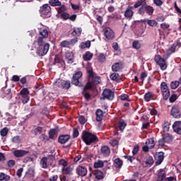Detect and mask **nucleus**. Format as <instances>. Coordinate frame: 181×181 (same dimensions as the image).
I'll list each match as a JSON object with an SVG mask.
<instances>
[{
  "label": "nucleus",
  "instance_id": "1",
  "mask_svg": "<svg viewBox=\"0 0 181 181\" xmlns=\"http://www.w3.org/2000/svg\"><path fill=\"white\" fill-rule=\"evenodd\" d=\"M133 8H134V9L139 8L138 10L139 15H145L146 13L147 15L151 16L155 11L153 6L146 4V0H137Z\"/></svg>",
  "mask_w": 181,
  "mask_h": 181
},
{
  "label": "nucleus",
  "instance_id": "2",
  "mask_svg": "<svg viewBox=\"0 0 181 181\" xmlns=\"http://www.w3.org/2000/svg\"><path fill=\"white\" fill-rule=\"evenodd\" d=\"M36 43L37 45L36 54L40 57L46 56L47 52H49V49H50V44L45 42L42 37H39L37 39Z\"/></svg>",
  "mask_w": 181,
  "mask_h": 181
},
{
  "label": "nucleus",
  "instance_id": "3",
  "mask_svg": "<svg viewBox=\"0 0 181 181\" xmlns=\"http://www.w3.org/2000/svg\"><path fill=\"white\" fill-rule=\"evenodd\" d=\"M82 140L86 144V145H91L95 142H98V137L91 132L83 131L82 132Z\"/></svg>",
  "mask_w": 181,
  "mask_h": 181
},
{
  "label": "nucleus",
  "instance_id": "4",
  "mask_svg": "<svg viewBox=\"0 0 181 181\" xmlns=\"http://www.w3.org/2000/svg\"><path fill=\"white\" fill-rule=\"evenodd\" d=\"M54 87H57L58 88H62V90H69L70 87H71V83L70 81H65L63 79L58 78L54 83Z\"/></svg>",
  "mask_w": 181,
  "mask_h": 181
},
{
  "label": "nucleus",
  "instance_id": "5",
  "mask_svg": "<svg viewBox=\"0 0 181 181\" xmlns=\"http://www.w3.org/2000/svg\"><path fill=\"white\" fill-rule=\"evenodd\" d=\"M39 12L42 18H50L52 8L49 4H44L40 8Z\"/></svg>",
  "mask_w": 181,
  "mask_h": 181
},
{
  "label": "nucleus",
  "instance_id": "6",
  "mask_svg": "<svg viewBox=\"0 0 181 181\" xmlns=\"http://www.w3.org/2000/svg\"><path fill=\"white\" fill-rule=\"evenodd\" d=\"M83 77V72L77 71L73 75V78L71 80V84L74 86H76L78 87H83V83L80 82V78Z\"/></svg>",
  "mask_w": 181,
  "mask_h": 181
},
{
  "label": "nucleus",
  "instance_id": "7",
  "mask_svg": "<svg viewBox=\"0 0 181 181\" xmlns=\"http://www.w3.org/2000/svg\"><path fill=\"white\" fill-rule=\"evenodd\" d=\"M170 115L173 118L179 119L181 118V110L179 105H173L170 110Z\"/></svg>",
  "mask_w": 181,
  "mask_h": 181
},
{
  "label": "nucleus",
  "instance_id": "8",
  "mask_svg": "<svg viewBox=\"0 0 181 181\" xmlns=\"http://www.w3.org/2000/svg\"><path fill=\"white\" fill-rule=\"evenodd\" d=\"M160 90L163 94V100H168L170 96V90H169V87L168 86V83H166V82H162L160 83Z\"/></svg>",
  "mask_w": 181,
  "mask_h": 181
},
{
  "label": "nucleus",
  "instance_id": "9",
  "mask_svg": "<svg viewBox=\"0 0 181 181\" xmlns=\"http://www.w3.org/2000/svg\"><path fill=\"white\" fill-rule=\"evenodd\" d=\"M163 138L158 140L159 146H165V144H170L173 140V136L168 133L162 135Z\"/></svg>",
  "mask_w": 181,
  "mask_h": 181
},
{
  "label": "nucleus",
  "instance_id": "10",
  "mask_svg": "<svg viewBox=\"0 0 181 181\" xmlns=\"http://www.w3.org/2000/svg\"><path fill=\"white\" fill-rule=\"evenodd\" d=\"M154 61L160 66V70H166L168 69V64L165 62V59L162 58L160 55H156L154 57Z\"/></svg>",
  "mask_w": 181,
  "mask_h": 181
},
{
  "label": "nucleus",
  "instance_id": "11",
  "mask_svg": "<svg viewBox=\"0 0 181 181\" xmlns=\"http://www.w3.org/2000/svg\"><path fill=\"white\" fill-rule=\"evenodd\" d=\"M103 100H109L110 101H112L114 100V91L111 90L109 88L104 89L103 93Z\"/></svg>",
  "mask_w": 181,
  "mask_h": 181
},
{
  "label": "nucleus",
  "instance_id": "12",
  "mask_svg": "<svg viewBox=\"0 0 181 181\" xmlns=\"http://www.w3.org/2000/svg\"><path fill=\"white\" fill-rule=\"evenodd\" d=\"M71 138L70 134H61L58 136V142L61 145H64V144H67L68 141H70Z\"/></svg>",
  "mask_w": 181,
  "mask_h": 181
},
{
  "label": "nucleus",
  "instance_id": "13",
  "mask_svg": "<svg viewBox=\"0 0 181 181\" xmlns=\"http://www.w3.org/2000/svg\"><path fill=\"white\" fill-rule=\"evenodd\" d=\"M76 172L78 176L84 177V176L87 175V168L78 165L76 169Z\"/></svg>",
  "mask_w": 181,
  "mask_h": 181
},
{
  "label": "nucleus",
  "instance_id": "14",
  "mask_svg": "<svg viewBox=\"0 0 181 181\" xmlns=\"http://www.w3.org/2000/svg\"><path fill=\"white\" fill-rule=\"evenodd\" d=\"M29 153L28 151L25 150H15L13 151V155L15 158H23V156H25V155H28Z\"/></svg>",
  "mask_w": 181,
  "mask_h": 181
},
{
  "label": "nucleus",
  "instance_id": "15",
  "mask_svg": "<svg viewBox=\"0 0 181 181\" xmlns=\"http://www.w3.org/2000/svg\"><path fill=\"white\" fill-rule=\"evenodd\" d=\"M64 61L62 59L60 54H56L54 59V65L58 66V67H63Z\"/></svg>",
  "mask_w": 181,
  "mask_h": 181
},
{
  "label": "nucleus",
  "instance_id": "16",
  "mask_svg": "<svg viewBox=\"0 0 181 181\" xmlns=\"http://www.w3.org/2000/svg\"><path fill=\"white\" fill-rule=\"evenodd\" d=\"M104 35L105 36L106 39H107V40H112L115 36L114 31H112V30H111L110 28L105 29Z\"/></svg>",
  "mask_w": 181,
  "mask_h": 181
},
{
  "label": "nucleus",
  "instance_id": "17",
  "mask_svg": "<svg viewBox=\"0 0 181 181\" xmlns=\"http://www.w3.org/2000/svg\"><path fill=\"white\" fill-rule=\"evenodd\" d=\"M132 9H134V7L132 6H129L126 8L124 13V18L127 19H132V17L134 16V11H132Z\"/></svg>",
  "mask_w": 181,
  "mask_h": 181
},
{
  "label": "nucleus",
  "instance_id": "18",
  "mask_svg": "<svg viewBox=\"0 0 181 181\" xmlns=\"http://www.w3.org/2000/svg\"><path fill=\"white\" fill-rule=\"evenodd\" d=\"M156 166H158L163 162L165 159V153L162 151H160L156 153Z\"/></svg>",
  "mask_w": 181,
  "mask_h": 181
},
{
  "label": "nucleus",
  "instance_id": "19",
  "mask_svg": "<svg viewBox=\"0 0 181 181\" xmlns=\"http://www.w3.org/2000/svg\"><path fill=\"white\" fill-rule=\"evenodd\" d=\"M173 129L174 132L181 135V121L175 122L173 124Z\"/></svg>",
  "mask_w": 181,
  "mask_h": 181
},
{
  "label": "nucleus",
  "instance_id": "20",
  "mask_svg": "<svg viewBox=\"0 0 181 181\" xmlns=\"http://www.w3.org/2000/svg\"><path fill=\"white\" fill-rule=\"evenodd\" d=\"M124 69V64L122 62H116L112 66V70L117 73L121 71Z\"/></svg>",
  "mask_w": 181,
  "mask_h": 181
},
{
  "label": "nucleus",
  "instance_id": "21",
  "mask_svg": "<svg viewBox=\"0 0 181 181\" xmlns=\"http://www.w3.org/2000/svg\"><path fill=\"white\" fill-rule=\"evenodd\" d=\"M100 153L103 154V156L108 158V156H110V153H111V149H110L108 146H103L100 148Z\"/></svg>",
  "mask_w": 181,
  "mask_h": 181
},
{
  "label": "nucleus",
  "instance_id": "22",
  "mask_svg": "<svg viewBox=\"0 0 181 181\" xmlns=\"http://www.w3.org/2000/svg\"><path fill=\"white\" fill-rule=\"evenodd\" d=\"M96 121L100 122V121L104 118V112L101 109H98L95 112Z\"/></svg>",
  "mask_w": 181,
  "mask_h": 181
},
{
  "label": "nucleus",
  "instance_id": "23",
  "mask_svg": "<svg viewBox=\"0 0 181 181\" xmlns=\"http://www.w3.org/2000/svg\"><path fill=\"white\" fill-rule=\"evenodd\" d=\"M166 178V172L163 169H160V171L158 173V180L163 181Z\"/></svg>",
  "mask_w": 181,
  "mask_h": 181
},
{
  "label": "nucleus",
  "instance_id": "24",
  "mask_svg": "<svg viewBox=\"0 0 181 181\" xmlns=\"http://www.w3.org/2000/svg\"><path fill=\"white\" fill-rule=\"evenodd\" d=\"M127 127V123L123 119H120L117 124V128H119L121 132H124L125 127Z\"/></svg>",
  "mask_w": 181,
  "mask_h": 181
},
{
  "label": "nucleus",
  "instance_id": "25",
  "mask_svg": "<svg viewBox=\"0 0 181 181\" xmlns=\"http://www.w3.org/2000/svg\"><path fill=\"white\" fill-rule=\"evenodd\" d=\"M66 59L68 60V63L71 64V63L74 62V54H73V52H66Z\"/></svg>",
  "mask_w": 181,
  "mask_h": 181
},
{
  "label": "nucleus",
  "instance_id": "26",
  "mask_svg": "<svg viewBox=\"0 0 181 181\" xmlns=\"http://www.w3.org/2000/svg\"><path fill=\"white\" fill-rule=\"evenodd\" d=\"M91 46V41L87 40L86 42H81L79 47L80 49H88Z\"/></svg>",
  "mask_w": 181,
  "mask_h": 181
},
{
  "label": "nucleus",
  "instance_id": "27",
  "mask_svg": "<svg viewBox=\"0 0 181 181\" xmlns=\"http://www.w3.org/2000/svg\"><path fill=\"white\" fill-rule=\"evenodd\" d=\"M93 56H94L93 54L90 52V51H88L85 54H83V59L85 62H88L93 59Z\"/></svg>",
  "mask_w": 181,
  "mask_h": 181
},
{
  "label": "nucleus",
  "instance_id": "28",
  "mask_svg": "<svg viewBox=\"0 0 181 181\" xmlns=\"http://www.w3.org/2000/svg\"><path fill=\"white\" fill-rule=\"evenodd\" d=\"M181 84L180 78H179V81H172L170 83V88L172 90H176L179 86Z\"/></svg>",
  "mask_w": 181,
  "mask_h": 181
},
{
  "label": "nucleus",
  "instance_id": "29",
  "mask_svg": "<svg viewBox=\"0 0 181 181\" xmlns=\"http://www.w3.org/2000/svg\"><path fill=\"white\" fill-rule=\"evenodd\" d=\"M95 176L97 180H102V179H104V173L100 170L95 171Z\"/></svg>",
  "mask_w": 181,
  "mask_h": 181
},
{
  "label": "nucleus",
  "instance_id": "30",
  "mask_svg": "<svg viewBox=\"0 0 181 181\" xmlns=\"http://www.w3.org/2000/svg\"><path fill=\"white\" fill-rule=\"evenodd\" d=\"M20 96V98L23 103V104H28L29 102V100L30 98L29 97V95H18Z\"/></svg>",
  "mask_w": 181,
  "mask_h": 181
},
{
  "label": "nucleus",
  "instance_id": "31",
  "mask_svg": "<svg viewBox=\"0 0 181 181\" xmlns=\"http://www.w3.org/2000/svg\"><path fill=\"white\" fill-rule=\"evenodd\" d=\"M175 52H176V45L173 44L168 49L167 54L168 56H170V54H173Z\"/></svg>",
  "mask_w": 181,
  "mask_h": 181
},
{
  "label": "nucleus",
  "instance_id": "32",
  "mask_svg": "<svg viewBox=\"0 0 181 181\" xmlns=\"http://www.w3.org/2000/svg\"><path fill=\"white\" fill-rule=\"evenodd\" d=\"M110 78L113 81H119V80L121 79V78L119 77V74L117 73H113L110 74Z\"/></svg>",
  "mask_w": 181,
  "mask_h": 181
},
{
  "label": "nucleus",
  "instance_id": "33",
  "mask_svg": "<svg viewBox=\"0 0 181 181\" xmlns=\"http://www.w3.org/2000/svg\"><path fill=\"white\" fill-rule=\"evenodd\" d=\"M146 145L148 146L150 149H153V148H155V141L153 139H148L146 142Z\"/></svg>",
  "mask_w": 181,
  "mask_h": 181
},
{
  "label": "nucleus",
  "instance_id": "34",
  "mask_svg": "<svg viewBox=\"0 0 181 181\" xmlns=\"http://www.w3.org/2000/svg\"><path fill=\"white\" fill-rule=\"evenodd\" d=\"M153 98V94L151 92H148L144 94V101H146L147 103L151 101V99Z\"/></svg>",
  "mask_w": 181,
  "mask_h": 181
},
{
  "label": "nucleus",
  "instance_id": "35",
  "mask_svg": "<svg viewBox=\"0 0 181 181\" xmlns=\"http://www.w3.org/2000/svg\"><path fill=\"white\" fill-rule=\"evenodd\" d=\"M57 132V130L56 129H51L48 133L49 139H55L54 136Z\"/></svg>",
  "mask_w": 181,
  "mask_h": 181
},
{
  "label": "nucleus",
  "instance_id": "36",
  "mask_svg": "<svg viewBox=\"0 0 181 181\" xmlns=\"http://www.w3.org/2000/svg\"><path fill=\"white\" fill-rule=\"evenodd\" d=\"M95 169H98L100 168H104V162L101 160H98L94 163Z\"/></svg>",
  "mask_w": 181,
  "mask_h": 181
},
{
  "label": "nucleus",
  "instance_id": "37",
  "mask_svg": "<svg viewBox=\"0 0 181 181\" xmlns=\"http://www.w3.org/2000/svg\"><path fill=\"white\" fill-rule=\"evenodd\" d=\"M114 165L116 168L121 169V168H122V161L119 159V158H117L115 159Z\"/></svg>",
  "mask_w": 181,
  "mask_h": 181
},
{
  "label": "nucleus",
  "instance_id": "38",
  "mask_svg": "<svg viewBox=\"0 0 181 181\" xmlns=\"http://www.w3.org/2000/svg\"><path fill=\"white\" fill-rule=\"evenodd\" d=\"M49 4L51 6H60L62 2L59 0H49Z\"/></svg>",
  "mask_w": 181,
  "mask_h": 181
},
{
  "label": "nucleus",
  "instance_id": "39",
  "mask_svg": "<svg viewBox=\"0 0 181 181\" xmlns=\"http://www.w3.org/2000/svg\"><path fill=\"white\" fill-rule=\"evenodd\" d=\"M40 165L43 169L47 168V157H43L40 160Z\"/></svg>",
  "mask_w": 181,
  "mask_h": 181
},
{
  "label": "nucleus",
  "instance_id": "40",
  "mask_svg": "<svg viewBox=\"0 0 181 181\" xmlns=\"http://www.w3.org/2000/svg\"><path fill=\"white\" fill-rule=\"evenodd\" d=\"M39 34L40 35V36H42L41 37H42L43 39H47V37H49V31H47V30L45 29L42 31H40Z\"/></svg>",
  "mask_w": 181,
  "mask_h": 181
},
{
  "label": "nucleus",
  "instance_id": "41",
  "mask_svg": "<svg viewBox=\"0 0 181 181\" xmlns=\"http://www.w3.org/2000/svg\"><path fill=\"white\" fill-rule=\"evenodd\" d=\"M58 14H61V19H63L64 21H67L69 19V16L70 14L66 12H61L60 11H58Z\"/></svg>",
  "mask_w": 181,
  "mask_h": 181
},
{
  "label": "nucleus",
  "instance_id": "42",
  "mask_svg": "<svg viewBox=\"0 0 181 181\" xmlns=\"http://www.w3.org/2000/svg\"><path fill=\"white\" fill-rule=\"evenodd\" d=\"M72 36H80L81 35V28H74L73 30V32L71 33Z\"/></svg>",
  "mask_w": 181,
  "mask_h": 181
},
{
  "label": "nucleus",
  "instance_id": "43",
  "mask_svg": "<svg viewBox=\"0 0 181 181\" xmlns=\"http://www.w3.org/2000/svg\"><path fill=\"white\" fill-rule=\"evenodd\" d=\"M132 47L136 50H139L141 49V43L138 40H134L132 42Z\"/></svg>",
  "mask_w": 181,
  "mask_h": 181
},
{
  "label": "nucleus",
  "instance_id": "44",
  "mask_svg": "<svg viewBox=\"0 0 181 181\" xmlns=\"http://www.w3.org/2000/svg\"><path fill=\"white\" fill-rule=\"evenodd\" d=\"M0 180L9 181L11 180V176L6 175L4 173H0Z\"/></svg>",
  "mask_w": 181,
  "mask_h": 181
},
{
  "label": "nucleus",
  "instance_id": "45",
  "mask_svg": "<svg viewBox=\"0 0 181 181\" xmlns=\"http://www.w3.org/2000/svg\"><path fill=\"white\" fill-rule=\"evenodd\" d=\"M106 57L105 54H104V53H101L98 55V60L99 62V63H104L106 60Z\"/></svg>",
  "mask_w": 181,
  "mask_h": 181
},
{
  "label": "nucleus",
  "instance_id": "46",
  "mask_svg": "<svg viewBox=\"0 0 181 181\" xmlns=\"http://www.w3.org/2000/svg\"><path fill=\"white\" fill-rule=\"evenodd\" d=\"M8 132H9V129L7 127H4L0 131V135L1 136H6Z\"/></svg>",
  "mask_w": 181,
  "mask_h": 181
},
{
  "label": "nucleus",
  "instance_id": "47",
  "mask_svg": "<svg viewBox=\"0 0 181 181\" xmlns=\"http://www.w3.org/2000/svg\"><path fill=\"white\" fill-rule=\"evenodd\" d=\"M93 88V83L91 81H88L85 87L83 88V91H87V90H91Z\"/></svg>",
  "mask_w": 181,
  "mask_h": 181
},
{
  "label": "nucleus",
  "instance_id": "48",
  "mask_svg": "<svg viewBox=\"0 0 181 181\" xmlns=\"http://www.w3.org/2000/svg\"><path fill=\"white\" fill-rule=\"evenodd\" d=\"M100 78L98 77H92V80L90 81V83H92V84L97 86V84H100Z\"/></svg>",
  "mask_w": 181,
  "mask_h": 181
},
{
  "label": "nucleus",
  "instance_id": "49",
  "mask_svg": "<svg viewBox=\"0 0 181 181\" xmlns=\"http://www.w3.org/2000/svg\"><path fill=\"white\" fill-rule=\"evenodd\" d=\"M153 163V157L152 156H148L147 158H146V165H152V164Z\"/></svg>",
  "mask_w": 181,
  "mask_h": 181
},
{
  "label": "nucleus",
  "instance_id": "50",
  "mask_svg": "<svg viewBox=\"0 0 181 181\" xmlns=\"http://www.w3.org/2000/svg\"><path fill=\"white\" fill-rule=\"evenodd\" d=\"M61 47H70V42L67 40H64L60 43Z\"/></svg>",
  "mask_w": 181,
  "mask_h": 181
},
{
  "label": "nucleus",
  "instance_id": "51",
  "mask_svg": "<svg viewBox=\"0 0 181 181\" xmlns=\"http://www.w3.org/2000/svg\"><path fill=\"white\" fill-rule=\"evenodd\" d=\"M11 142L13 144H19L21 142V136H15L11 139Z\"/></svg>",
  "mask_w": 181,
  "mask_h": 181
},
{
  "label": "nucleus",
  "instance_id": "52",
  "mask_svg": "<svg viewBox=\"0 0 181 181\" xmlns=\"http://www.w3.org/2000/svg\"><path fill=\"white\" fill-rule=\"evenodd\" d=\"M16 165V161L15 160H9L7 161V166L8 168H13Z\"/></svg>",
  "mask_w": 181,
  "mask_h": 181
},
{
  "label": "nucleus",
  "instance_id": "53",
  "mask_svg": "<svg viewBox=\"0 0 181 181\" xmlns=\"http://www.w3.org/2000/svg\"><path fill=\"white\" fill-rule=\"evenodd\" d=\"M147 23L149 25V26H156L158 25V22L155 20H147Z\"/></svg>",
  "mask_w": 181,
  "mask_h": 181
},
{
  "label": "nucleus",
  "instance_id": "54",
  "mask_svg": "<svg viewBox=\"0 0 181 181\" xmlns=\"http://www.w3.org/2000/svg\"><path fill=\"white\" fill-rule=\"evenodd\" d=\"M29 94H30L29 89H28L27 88H23L18 93V95H29Z\"/></svg>",
  "mask_w": 181,
  "mask_h": 181
},
{
  "label": "nucleus",
  "instance_id": "55",
  "mask_svg": "<svg viewBox=\"0 0 181 181\" xmlns=\"http://www.w3.org/2000/svg\"><path fill=\"white\" fill-rule=\"evenodd\" d=\"M78 122L81 125H84V124L87 122V120L86 119V117H84V116H80L78 117Z\"/></svg>",
  "mask_w": 181,
  "mask_h": 181
},
{
  "label": "nucleus",
  "instance_id": "56",
  "mask_svg": "<svg viewBox=\"0 0 181 181\" xmlns=\"http://www.w3.org/2000/svg\"><path fill=\"white\" fill-rule=\"evenodd\" d=\"M42 131H43V128L41 127H37L34 129L35 135H40V134H42Z\"/></svg>",
  "mask_w": 181,
  "mask_h": 181
},
{
  "label": "nucleus",
  "instance_id": "57",
  "mask_svg": "<svg viewBox=\"0 0 181 181\" xmlns=\"http://www.w3.org/2000/svg\"><path fill=\"white\" fill-rule=\"evenodd\" d=\"M146 77H148V74L146 72H142L140 76V78L141 80V85L144 84Z\"/></svg>",
  "mask_w": 181,
  "mask_h": 181
},
{
  "label": "nucleus",
  "instance_id": "58",
  "mask_svg": "<svg viewBox=\"0 0 181 181\" xmlns=\"http://www.w3.org/2000/svg\"><path fill=\"white\" fill-rule=\"evenodd\" d=\"M26 175H27V176H29V177H32V176H33V175H35V171L33 170V169L30 168L26 172Z\"/></svg>",
  "mask_w": 181,
  "mask_h": 181
},
{
  "label": "nucleus",
  "instance_id": "59",
  "mask_svg": "<svg viewBox=\"0 0 181 181\" xmlns=\"http://www.w3.org/2000/svg\"><path fill=\"white\" fill-rule=\"evenodd\" d=\"M139 151V146L136 145L134 146L133 150H132V154L134 156L138 153V151Z\"/></svg>",
  "mask_w": 181,
  "mask_h": 181
},
{
  "label": "nucleus",
  "instance_id": "60",
  "mask_svg": "<svg viewBox=\"0 0 181 181\" xmlns=\"http://www.w3.org/2000/svg\"><path fill=\"white\" fill-rule=\"evenodd\" d=\"M69 42V46H74L77 42H78V39L77 37H75L74 39H71Z\"/></svg>",
  "mask_w": 181,
  "mask_h": 181
},
{
  "label": "nucleus",
  "instance_id": "61",
  "mask_svg": "<svg viewBox=\"0 0 181 181\" xmlns=\"http://www.w3.org/2000/svg\"><path fill=\"white\" fill-rule=\"evenodd\" d=\"M58 163L61 166H64V168H66V166H67V165H68L67 162L64 159L59 160Z\"/></svg>",
  "mask_w": 181,
  "mask_h": 181
},
{
  "label": "nucleus",
  "instance_id": "62",
  "mask_svg": "<svg viewBox=\"0 0 181 181\" xmlns=\"http://www.w3.org/2000/svg\"><path fill=\"white\" fill-rule=\"evenodd\" d=\"M153 4L156 6H162V5H163V1H162V0H153Z\"/></svg>",
  "mask_w": 181,
  "mask_h": 181
},
{
  "label": "nucleus",
  "instance_id": "63",
  "mask_svg": "<svg viewBox=\"0 0 181 181\" xmlns=\"http://www.w3.org/2000/svg\"><path fill=\"white\" fill-rule=\"evenodd\" d=\"M176 100H177V95L176 94H173L169 98L170 103H175Z\"/></svg>",
  "mask_w": 181,
  "mask_h": 181
},
{
  "label": "nucleus",
  "instance_id": "64",
  "mask_svg": "<svg viewBox=\"0 0 181 181\" xmlns=\"http://www.w3.org/2000/svg\"><path fill=\"white\" fill-rule=\"evenodd\" d=\"M169 122H165L163 124V131H169Z\"/></svg>",
  "mask_w": 181,
  "mask_h": 181
}]
</instances>
